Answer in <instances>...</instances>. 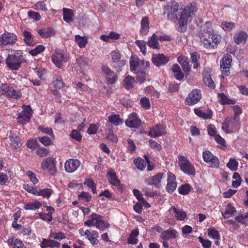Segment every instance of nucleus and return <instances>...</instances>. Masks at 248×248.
I'll return each mask as SVG.
<instances>
[{
	"label": "nucleus",
	"instance_id": "1",
	"mask_svg": "<svg viewBox=\"0 0 248 248\" xmlns=\"http://www.w3.org/2000/svg\"><path fill=\"white\" fill-rule=\"evenodd\" d=\"M163 14L166 15L168 19L177 23L178 31H186L188 21H190L197 12L195 3L188 4L183 8L179 3L173 1L164 8Z\"/></svg>",
	"mask_w": 248,
	"mask_h": 248
},
{
	"label": "nucleus",
	"instance_id": "2",
	"mask_svg": "<svg viewBox=\"0 0 248 248\" xmlns=\"http://www.w3.org/2000/svg\"><path fill=\"white\" fill-rule=\"evenodd\" d=\"M201 46L207 49H213L217 47L221 41L220 34L215 32L210 22H206L199 32Z\"/></svg>",
	"mask_w": 248,
	"mask_h": 248
},
{
	"label": "nucleus",
	"instance_id": "3",
	"mask_svg": "<svg viewBox=\"0 0 248 248\" xmlns=\"http://www.w3.org/2000/svg\"><path fill=\"white\" fill-rule=\"evenodd\" d=\"M20 50H17L14 54H9L6 59L7 67L12 70H17L21 66L24 58Z\"/></svg>",
	"mask_w": 248,
	"mask_h": 248
},
{
	"label": "nucleus",
	"instance_id": "4",
	"mask_svg": "<svg viewBox=\"0 0 248 248\" xmlns=\"http://www.w3.org/2000/svg\"><path fill=\"white\" fill-rule=\"evenodd\" d=\"M240 127L239 121L236 116L226 118L222 123V129L227 133H234L238 132Z\"/></svg>",
	"mask_w": 248,
	"mask_h": 248
},
{
	"label": "nucleus",
	"instance_id": "5",
	"mask_svg": "<svg viewBox=\"0 0 248 248\" xmlns=\"http://www.w3.org/2000/svg\"><path fill=\"white\" fill-rule=\"evenodd\" d=\"M0 89L7 97L11 99L18 100L22 97V93L12 84L7 83L2 84Z\"/></svg>",
	"mask_w": 248,
	"mask_h": 248
},
{
	"label": "nucleus",
	"instance_id": "6",
	"mask_svg": "<svg viewBox=\"0 0 248 248\" xmlns=\"http://www.w3.org/2000/svg\"><path fill=\"white\" fill-rule=\"evenodd\" d=\"M179 165L181 170L188 175L195 176L196 174L195 167L187 157L180 155L179 157Z\"/></svg>",
	"mask_w": 248,
	"mask_h": 248
},
{
	"label": "nucleus",
	"instance_id": "7",
	"mask_svg": "<svg viewBox=\"0 0 248 248\" xmlns=\"http://www.w3.org/2000/svg\"><path fill=\"white\" fill-rule=\"evenodd\" d=\"M22 108H24V109L18 113L16 120L18 123L24 125L30 121L32 114L31 108L30 105H24Z\"/></svg>",
	"mask_w": 248,
	"mask_h": 248
},
{
	"label": "nucleus",
	"instance_id": "8",
	"mask_svg": "<svg viewBox=\"0 0 248 248\" xmlns=\"http://www.w3.org/2000/svg\"><path fill=\"white\" fill-rule=\"evenodd\" d=\"M17 40V36L15 33L5 31L0 36V48L6 46H13Z\"/></svg>",
	"mask_w": 248,
	"mask_h": 248
},
{
	"label": "nucleus",
	"instance_id": "9",
	"mask_svg": "<svg viewBox=\"0 0 248 248\" xmlns=\"http://www.w3.org/2000/svg\"><path fill=\"white\" fill-rule=\"evenodd\" d=\"M56 163V161L54 158L48 157L42 161L41 167L43 170H47L50 175H54L57 171Z\"/></svg>",
	"mask_w": 248,
	"mask_h": 248
},
{
	"label": "nucleus",
	"instance_id": "10",
	"mask_svg": "<svg viewBox=\"0 0 248 248\" xmlns=\"http://www.w3.org/2000/svg\"><path fill=\"white\" fill-rule=\"evenodd\" d=\"M202 98L201 91L198 89H193L186 97L185 104L192 106L198 103Z\"/></svg>",
	"mask_w": 248,
	"mask_h": 248
},
{
	"label": "nucleus",
	"instance_id": "11",
	"mask_svg": "<svg viewBox=\"0 0 248 248\" xmlns=\"http://www.w3.org/2000/svg\"><path fill=\"white\" fill-rule=\"evenodd\" d=\"M111 60L115 63L116 65H113V67L117 71L122 70V67L125 64V61L122 59V54L119 50H115L111 52Z\"/></svg>",
	"mask_w": 248,
	"mask_h": 248
},
{
	"label": "nucleus",
	"instance_id": "12",
	"mask_svg": "<svg viewBox=\"0 0 248 248\" xmlns=\"http://www.w3.org/2000/svg\"><path fill=\"white\" fill-rule=\"evenodd\" d=\"M232 62V56L229 54L224 55L220 61V67L222 74L229 76L230 74V68Z\"/></svg>",
	"mask_w": 248,
	"mask_h": 248
},
{
	"label": "nucleus",
	"instance_id": "13",
	"mask_svg": "<svg viewBox=\"0 0 248 248\" xmlns=\"http://www.w3.org/2000/svg\"><path fill=\"white\" fill-rule=\"evenodd\" d=\"M108 182L112 185L116 186L118 189L122 190L123 188V186L121 184L120 180L118 178L116 173L115 171L110 169L108 170V172L106 174Z\"/></svg>",
	"mask_w": 248,
	"mask_h": 248
},
{
	"label": "nucleus",
	"instance_id": "14",
	"mask_svg": "<svg viewBox=\"0 0 248 248\" xmlns=\"http://www.w3.org/2000/svg\"><path fill=\"white\" fill-rule=\"evenodd\" d=\"M170 61V58L161 53L153 54L152 61L157 67L163 66L167 64Z\"/></svg>",
	"mask_w": 248,
	"mask_h": 248
},
{
	"label": "nucleus",
	"instance_id": "15",
	"mask_svg": "<svg viewBox=\"0 0 248 248\" xmlns=\"http://www.w3.org/2000/svg\"><path fill=\"white\" fill-rule=\"evenodd\" d=\"M52 61L53 63L59 68L62 66L63 62H67L66 57L60 51H55L51 56Z\"/></svg>",
	"mask_w": 248,
	"mask_h": 248
},
{
	"label": "nucleus",
	"instance_id": "16",
	"mask_svg": "<svg viewBox=\"0 0 248 248\" xmlns=\"http://www.w3.org/2000/svg\"><path fill=\"white\" fill-rule=\"evenodd\" d=\"M101 69L102 71L106 75V81L108 83L113 84L117 81L118 78V76L115 74L114 72L109 67L105 65H103Z\"/></svg>",
	"mask_w": 248,
	"mask_h": 248
},
{
	"label": "nucleus",
	"instance_id": "17",
	"mask_svg": "<svg viewBox=\"0 0 248 248\" xmlns=\"http://www.w3.org/2000/svg\"><path fill=\"white\" fill-rule=\"evenodd\" d=\"M141 124V120L139 119L137 114L134 113L130 114L125 121L126 125L130 128H138Z\"/></svg>",
	"mask_w": 248,
	"mask_h": 248
},
{
	"label": "nucleus",
	"instance_id": "18",
	"mask_svg": "<svg viewBox=\"0 0 248 248\" xmlns=\"http://www.w3.org/2000/svg\"><path fill=\"white\" fill-rule=\"evenodd\" d=\"M80 165V162L79 160L69 159L65 163V170L68 173L74 172L78 169Z\"/></svg>",
	"mask_w": 248,
	"mask_h": 248
},
{
	"label": "nucleus",
	"instance_id": "19",
	"mask_svg": "<svg viewBox=\"0 0 248 248\" xmlns=\"http://www.w3.org/2000/svg\"><path fill=\"white\" fill-rule=\"evenodd\" d=\"M177 61L181 65L183 71L186 75H188V73L191 71V65L190 60L187 56L185 55H180L177 58Z\"/></svg>",
	"mask_w": 248,
	"mask_h": 248
},
{
	"label": "nucleus",
	"instance_id": "20",
	"mask_svg": "<svg viewBox=\"0 0 248 248\" xmlns=\"http://www.w3.org/2000/svg\"><path fill=\"white\" fill-rule=\"evenodd\" d=\"M178 235V232L175 229H169L161 232L160 238L163 240L168 241L176 238Z\"/></svg>",
	"mask_w": 248,
	"mask_h": 248
},
{
	"label": "nucleus",
	"instance_id": "21",
	"mask_svg": "<svg viewBox=\"0 0 248 248\" xmlns=\"http://www.w3.org/2000/svg\"><path fill=\"white\" fill-rule=\"evenodd\" d=\"M7 242L8 245L11 246L12 248H27L20 239L16 238L14 235L8 237Z\"/></svg>",
	"mask_w": 248,
	"mask_h": 248
},
{
	"label": "nucleus",
	"instance_id": "22",
	"mask_svg": "<svg viewBox=\"0 0 248 248\" xmlns=\"http://www.w3.org/2000/svg\"><path fill=\"white\" fill-rule=\"evenodd\" d=\"M163 173H158L155 175L148 178L146 180V183L149 185H154L156 188H159L161 186V179L163 176Z\"/></svg>",
	"mask_w": 248,
	"mask_h": 248
},
{
	"label": "nucleus",
	"instance_id": "23",
	"mask_svg": "<svg viewBox=\"0 0 248 248\" xmlns=\"http://www.w3.org/2000/svg\"><path fill=\"white\" fill-rule=\"evenodd\" d=\"M61 246V243L59 242L54 240L48 238H43L42 241L40 243V247L41 248H59Z\"/></svg>",
	"mask_w": 248,
	"mask_h": 248
},
{
	"label": "nucleus",
	"instance_id": "24",
	"mask_svg": "<svg viewBox=\"0 0 248 248\" xmlns=\"http://www.w3.org/2000/svg\"><path fill=\"white\" fill-rule=\"evenodd\" d=\"M170 211L173 210L175 218L177 220L184 221L187 217V215L182 208L175 206L171 207Z\"/></svg>",
	"mask_w": 248,
	"mask_h": 248
},
{
	"label": "nucleus",
	"instance_id": "25",
	"mask_svg": "<svg viewBox=\"0 0 248 248\" xmlns=\"http://www.w3.org/2000/svg\"><path fill=\"white\" fill-rule=\"evenodd\" d=\"M130 69L132 72H135L137 70L139 66H144V61L140 60L137 57H131L130 60Z\"/></svg>",
	"mask_w": 248,
	"mask_h": 248
},
{
	"label": "nucleus",
	"instance_id": "26",
	"mask_svg": "<svg viewBox=\"0 0 248 248\" xmlns=\"http://www.w3.org/2000/svg\"><path fill=\"white\" fill-rule=\"evenodd\" d=\"M149 20L147 16L142 18L140 22V34L142 35H146L149 31Z\"/></svg>",
	"mask_w": 248,
	"mask_h": 248
},
{
	"label": "nucleus",
	"instance_id": "27",
	"mask_svg": "<svg viewBox=\"0 0 248 248\" xmlns=\"http://www.w3.org/2000/svg\"><path fill=\"white\" fill-rule=\"evenodd\" d=\"M97 217L96 219L95 227L101 231H104L109 228V224L103 219V217L98 214H97Z\"/></svg>",
	"mask_w": 248,
	"mask_h": 248
},
{
	"label": "nucleus",
	"instance_id": "28",
	"mask_svg": "<svg viewBox=\"0 0 248 248\" xmlns=\"http://www.w3.org/2000/svg\"><path fill=\"white\" fill-rule=\"evenodd\" d=\"M164 129L161 125H155L148 132V135L153 138L158 137L164 134Z\"/></svg>",
	"mask_w": 248,
	"mask_h": 248
},
{
	"label": "nucleus",
	"instance_id": "29",
	"mask_svg": "<svg viewBox=\"0 0 248 248\" xmlns=\"http://www.w3.org/2000/svg\"><path fill=\"white\" fill-rule=\"evenodd\" d=\"M202 78L203 82L206 86L212 89L215 88V84L212 78L210 73L208 71H204Z\"/></svg>",
	"mask_w": 248,
	"mask_h": 248
},
{
	"label": "nucleus",
	"instance_id": "30",
	"mask_svg": "<svg viewBox=\"0 0 248 248\" xmlns=\"http://www.w3.org/2000/svg\"><path fill=\"white\" fill-rule=\"evenodd\" d=\"M248 38V34L244 31H240L238 33H236L233 36V40L237 45H240L243 42H245Z\"/></svg>",
	"mask_w": 248,
	"mask_h": 248
},
{
	"label": "nucleus",
	"instance_id": "31",
	"mask_svg": "<svg viewBox=\"0 0 248 248\" xmlns=\"http://www.w3.org/2000/svg\"><path fill=\"white\" fill-rule=\"evenodd\" d=\"M171 70L174 73V78L177 80L180 81L184 78V74L178 64H173L172 66Z\"/></svg>",
	"mask_w": 248,
	"mask_h": 248
},
{
	"label": "nucleus",
	"instance_id": "32",
	"mask_svg": "<svg viewBox=\"0 0 248 248\" xmlns=\"http://www.w3.org/2000/svg\"><path fill=\"white\" fill-rule=\"evenodd\" d=\"M136 83V80L135 78L128 75L125 77L123 80V85L125 89L126 90H130L132 89Z\"/></svg>",
	"mask_w": 248,
	"mask_h": 248
},
{
	"label": "nucleus",
	"instance_id": "33",
	"mask_svg": "<svg viewBox=\"0 0 248 248\" xmlns=\"http://www.w3.org/2000/svg\"><path fill=\"white\" fill-rule=\"evenodd\" d=\"M236 212L235 207L231 204L229 203L226 208L224 212H222V215L224 219H227L230 217L234 216V213Z\"/></svg>",
	"mask_w": 248,
	"mask_h": 248
},
{
	"label": "nucleus",
	"instance_id": "34",
	"mask_svg": "<svg viewBox=\"0 0 248 248\" xmlns=\"http://www.w3.org/2000/svg\"><path fill=\"white\" fill-rule=\"evenodd\" d=\"M74 14L71 9L63 8V19L67 23H70L74 21Z\"/></svg>",
	"mask_w": 248,
	"mask_h": 248
},
{
	"label": "nucleus",
	"instance_id": "35",
	"mask_svg": "<svg viewBox=\"0 0 248 248\" xmlns=\"http://www.w3.org/2000/svg\"><path fill=\"white\" fill-rule=\"evenodd\" d=\"M108 121L115 126H118L124 123L123 119L117 114H112L108 117Z\"/></svg>",
	"mask_w": 248,
	"mask_h": 248
},
{
	"label": "nucleus",
	"instance_id": "36",
	"mask_svg": "<svg viewBox=\"0 0 248 248\" xmlns=\"http://www.w3.org/2000/svg\"><path fill=\"white\" fill-rule=\"evenodd\" d=\"M158 40V36L155 33H154L147 42V45L153 49H159L160 46Z\"/></svg>",
	"mask_w": 248,
	"mask_h": 248
},
{
	"label": "nucleus",
	"instance_id": "37",
	"mask_svg": "<svg viewBox=\"0 0 248 248\" xmlns=\"http://www.w3.org/2000/svg\"><path fill=\"white\" fill-rule=\"evenodd\" d=\"M99 236V233L96 231H90V234L86 236V239L89 240L92 245L95 246L99 243V240H98Z\"/></svg>",
	"mask_w": 248,
	"mask_h": 248
},
{
	"label": "nucleus",
	"instance_id": "38",
	"mask_svg": "<svg viewBox=\"0 0 248 248\" xmlns=\"http://www.w3.org/2000/svg\"><path fill=\"white\" fill-rule=\"evenodd\" d=\"M217 99L222 105H234L235 103V100L229 99L224 93H218Z\"/></svg>",
	"mask_w": 248,
	"mask_h": 248
},
{
	"label": "nucleus",
	"instance_id": "39",
	"mask_svg": "<svg viewBox=\"0 0 248 248\" xmlns=\"http://www.w3.org/2000/svg\"><path fill=\"white\" fill-rule=\"evenodd\" d=\"M194 111L196 115L203 119H211L213 116L212 112L211 110L207 112H204L200 108H195L194 109Z\"/></svg>",
	"mask_w": 248,
	"mask_h": 248
},
{
	"label": "nucleus",
	"instance_id": "40",
	"mask_svg": "<svg viewBox=\"0 0 248 248\" xmlns=\"http://www.w3.org/2000/svg\"><path fill=\"white\" fill-rule=\"evenodd\" d=\"M9 139L11 141L10 146L12 150H16L19 147L20 139L15 135H10Z\"/></svg>",
	"mask_w": 248,
	"mask_h": 248
},
{
	"label": "nucleus",
	"instance_id": "41",
	"mask_svg": "<svg viewBox=\"0 0 248 248\" xmlns=\"http://www.w3.org/2000/svg\"><path fill=\"white\" fill-rule=\"evenodd\" d=\"M41 206V203L37 200L32 202H28L24 204V209L27 210H33L39 209Z\"/></svg>",
	"mask_w": 248,
	"mask_h": 248
},
{
	"label": "nucleus",
	"instance_id": "42",
	"mask_svg": "<svg viewBox=\"0 0 248 248\" xmlns=\"http://www.w3.org/2000/svg\"><path fill=\"white\" fill-rule=\"evenodd\" d=\"M200 59V54L197 52L194 51L190 53V60L192 63L193 64V68L197 69L199 66L200 64L198 61Z\"/></svg>",
	"mask_w": 248,
	"mask_h": 248
},
{
	"label": "nucleus",
	"instance_id": "43",
	"mask_svg": "<svg viewBox=\"0 0 248 248\" xmlns=\"http://www.w3.org/2000/svg\"><path fill=\"white\" fill-rule=\"evenodd\" d=\"M88 37L86 36H80L79 35H75V42L80 48H84L88 43Z\"/></svg>",
	"mask_w": 248,
	"mask_h": 248
},
{
	"label": "nucleus",
	"instance_id": "44",
	"mask_svg": "<svg viewBox=\"0 0 248 248\" xmlns=\"http://www.w3.org/2000/svg\"><path fill=\"white\" fill-rule=\"evenodd\" d=\"M23 36L24 37V42L29 46H33L34 45L33 37L31 32L24 31L23 32Z\"/></svg>",
	"mask_w": 248,
	"mask_h": 248
},
{
	"label": "nucleus",
	"instance_id": "45",
	"mask_svg": "<svg viewBox=\"0 0 248 248\" xmlns=\"http://www.w3.org/2000/svg\"><path fill=\"white\" fill-rule=\"evenodd\" d=\"M53 192V189L49 188H45L37 190L36 196H41L44 198L48 199L50 197Z\"/></svg>",
	"mask_w": 248,
	"mask_h": 248
},
{
	"label": "nucleus",
	"instance_id": "46",
	"mask_svg": "<svg viewBox=\"0 0 248 248\" xmlns=\"http://www.w3.org/2000/svg\"><path fill=\"white\" fill-rule=\"evenodd\" d=\"M136 74V78L140 83H143L147 78V74L144 69L137 70L134 72Z\"/></svg>",
	"mask_w": 248,
	"mask_h": 248
},
{
	"label": "nucleus",
	"instance_id": "47",
	"mask_svg": "<svg viewBox=\"0 0 248 248\" xmlns=\"http://www.w3.org/2000/svg\"><path fill=\"white\" fill-rule=\"evenodd\" d=\"M191 186L189 184L182 185L178 187V190L179 193L182 195H187L191 190Z\"/></svg>",
	"mask_w": 248,
	"mask_h": 248
},
{
	"label": "nucleus",
	"instance_id": "48",
	"mask_svg": "<svg viewBox=\"0 0 248 248\" xmlns=\"http://www.w3.org/2000/svg\"><path fill=\"white\" fill-rule=\"evenodd\" d=\"M49 238L61 241L66 238V235L62 232H51L49 235Z\"/></svg>",
	"mask_w": 248,
	"mask_h": 248
},
{
	"label": "nucleus",
	"instance_id": "49",
	"mask_svg": "<svg viewBox=\"0 0 248 248\" xmlns=\"http://www.w3.org/2000/svg\"><path fill=\"white\" fill-rule=\"evenodd\" d=\"M84 184L92 189L93 194L97 193L96 184L94 182L92 178L85 179Z\"/></svg>",
	"mask_w": 248,
	"mask_h": 248
},
{
	"label": "nucleus",
	"instance_id": "50",
	"mask_svg": "<svg viewBox=\"0 0 248 248\" xmlns=\"http://www.w3.org/2000/svg\"><path fill=\"white\" fill-rule=\"evenodd\" d=\"M134 164L140 170H143L146 166V162L145 160L140 157L135 159L134 161Z\"/></svg>",
	"mask_w": 248,
	"mask_h": 248
},
{
	"label": "nucleus",
	"instance_id": "51",
	"mask_svg": "<svg viewBox=\"0 0 248 248\" xmlns=\"http://www.w3.org/2000/svg\"><path fill=\"white\" fill-rule=\"evenodd\" d=\"M208 235L209 237L216 240H219L220 238L218 231L213 228L208 229Z\"/></svg>",
	"mask_w": 248,
	"mask_h": 248
},
{
	"label": "nucleus",
	"instance_id": "52",
	"mask_svg": "<svg viewBox=\"0 0 248 248\" xmlns=\"http://www.w3.org/2000/svg\"><path fill=\"white\" fill-rule=\"evenodd\" d=\"M235 24L232 22L224 21L221 24V27L225 31H230L235 27Z\"/></svg>",
	"mask_w": 248,
	"mask_h": 248
},
{
	"label": "nucleus",
	"instance_id": "53",
	"mask_svg": "<svg viewBox=\"0 0 248 248\" xmlns=\"http://www.w3.org/2000/svg\"><path fill=\"white\" fill-rule=\"evenodd\" d=\"M135 44L139 47L142 54L145 55L146 54V44L147 42L143 40H136Z\"/></svg>",
	"mask_w": 248,
	"mask_h": 248
},
{
	"label": "nucleus",
	"instance_id": "54",
	"mask_svg": "<svg viewBox=\"0 0 248 248\" xmlns=\"http://www.w3.org/2000/svg\"><path fill=\"white\" fill-rule=\"evenodd\" d=\"M33 8L36 10L47 11V8L46 4L43 1H39L35 3L33 6Z\"/></svg>",
	"mask_w": 248,
	"mask_h": 248
},
{
	"label": "nucleus",
	"instance_id": "55",
	"mask_svg": "<svg viewBox=\"0 0 248 248\" xmlns=\"http://www.w3.org/2000/svg\"><path fill=\"white\" fill-rule=\"evenodd\" d=\"M236 221L243 224H248V212L246 215L240 214L235 217Z\"/></svg>",
	"mask_w": 248,
	"mask_h": 248
},
{
	"label": "nucleus",
	"instance_id": "56",
	"mask_svg": "<svg viewBox=\"0 0 248 248\" xmlns=\"http://www.w3.org/2000/svg\"><path fill=\"white\" fill-rule=\"evenodd\" d=\"M238 163L235 158H231L227 164V166L232 170L235 171L238 168Z\"/></svg>",
	"mask_w": 248,
	"mask_h": 248
},
{
	"label": "nucleus",
	"instance_id": "57",
	"mask_svg": "<svg viewBox=\"0 0 248 248\" xmlns=\"http://www.w3.org/2000/svg\"><path fill=\"white\" fill-rule=\"evenodd\" d=\"M97 214L95 213H93L90 215V219L85 221L84 224L85 226L88 227H92V226H95V223L96 217H97Z\"/></svg>",
	"mask_w": 248,
	"mask_h": 248
},
{
	"label": "nucleus",
	"instance_id": "58",
	"mask_svg": "<svg viewBox=\"0 0 248 248\" xmlns=\"http://www.w3.org/2000/svg\"><path fill=\"white\" fill-rule=\"evenodd\" d=\"M37 140L46 146L52 145L53 143V140L48 137H38Z\"/></svg>",
	"mask_w": 248,
	"mask_h": 248
},
{
	"label": "nucleus",
	"instance_id": "59",
	"mask_svg": "<svg viewBox=\"0 0 248 248\" xmlns=\"http://www.w3.org/2000/svg\"><path fill=\"white\" fill-rule=\"evenodd\" d=\"M45 49V46L42 45H39L37 46L34 49L30 51V54L32 56H35L40 53L43 52Z\"/></svg>",
	"mask_w": 248,
	"mask_h": 248
},
{
	"label": "nucleus",
	"instance_id": "60",
	"mask_svg": "<svg viewBox=\"0 0 248 248\" xmlns=\"http://www.w3.org/2000/svg\"><path fill=\"white\" fill-rule=\"evenodd\" d=\"M52 84L54 87L58 89H61L65 86V83L61 78H58L54 79Z\"/></svg>",
	"mask_w": 248,
	"mask_h": 248
},
{
	"label": "nucleus",
	"instance_id": "61",
	"mask_svg": "<svg viewBox=\"0 0 248 248\" xmlns=\"http://www.w3.org/2000/svg\"><path fill=\"white\" fill-rule=\"evenodd\" d=\"M79 199L84 201L85 202H90L92 199V195L89 193L85 191L81 192L78 195Z\"/></svg>",
	"mask_w": 248,
	"mask_h": 248
},
{
	"label": "nucleus",
	"instance_id": "62",
	"mask_svg": "<svg viewBox=\"0 0 248 248\" xmlns=\"http://www.w3.org/2000/svg\"><path fill=\"white\" fill-rule=\"evenodd\" d=\"M37 140V138H35L34 140H28L26 142L27 147L32 150H34L38 146Z\"/></svg>",
	"mask_w": 248,
	"mask_h": 248
},
{
	"label": "nucleus",
	"instance_id": "63",
	"mask_svg": "<svg viewBox=\"0 0 248 248\" xmlns=\"http://www.w3.org/2000/svg\"><path fill=\"white\" fill-rule=\"evenodd\" d=\"M35 152L37 155L41 157H43L48 155L49 150L45 147H40L36 149Z\"/></svg>",
	"mask_w": 248,
	"mask_h": 248
},
{
	"label": "nucleus",
	"instance_id": "64",
	"mask_svg": "<svg viewBox=\"0 0 248 248\" xmlns=\"http://www.w3.org/2000/svg\"><path fill=\"white\" fill-rule=\"evenodd\" d=\"M141 106L145 109H149L151 108L150 101L146 97H142L140 100Z\"/></svg>",
	"mask_w": 248,
	"mask_h": 248
}]
</instances>
